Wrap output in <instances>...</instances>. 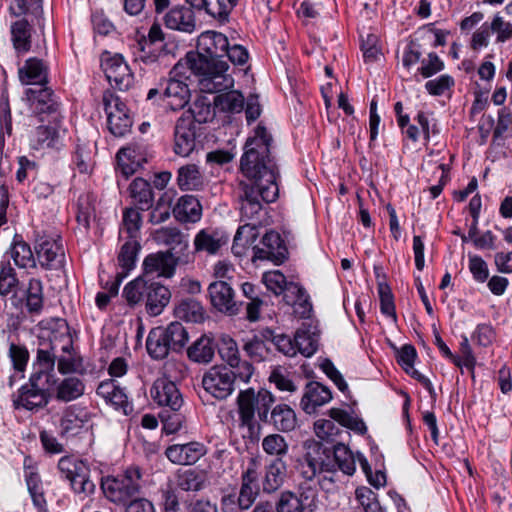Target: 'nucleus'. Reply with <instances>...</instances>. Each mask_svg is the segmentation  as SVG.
Masks as SVG:
<instances>
[{
  "label": "nucleus",
  "instance_id": "nucleus-1",
  "mask_svg": "<svg viewBox=\"0 0 512 512\" xmlns=\"http://www.w3.org/2000/svg\"><path fill=\"white\" fill-rule=\"evenodd\" d=\"M272 136L266 128L258 125L254 136L249 137L240 159V170L246 177L239 181L238 199L242 219L252 220L279 196L277 184L278 168L270 152Z\"/></svg>",
  "mask_w": 512,
  "mask_h": 512
},
{
  "label": "nucleus",
  "instance_id": "nucleus-2",
  "mask_svg": "<svg viewBox=\"0 0 512 512\" xmlns=\"http://www.w3.org/2000/svg\"><path fill=\"white\" fill-rule=\"evenodd\" d=\"M61 374L77 372L82 367L80 357L73 351V341L68 334L51 332L42 339L37 349L36 367L49 375L54 371L55 362Z\"/></svg>",
  "mask_w": 512,
  "mask_h": 512
},
{
  "label": "nucleus",
  "instance_id": "nucleus-3",
  "mask_svg": "<svg viewBox=\"0 0 512 512\" xmlns=\"http://www.w3.org/2000/svg\"><path fill=\"white\" fill-rule=\"evenodd\" d=\"M153 401L163 407L159 418L163 423V429L167 434L179 431L186 416L182 410L184 399L177 385L166 377L155 380L150 390Z\"/></svg>",
  "mask_w": 512,
  "mask_h": 512
},
{
  "label": "nucleus",
  "instance_id": "nucleus-4",
  "mask_svg": "<svg viewBox=\"0 0 512 512\" xmlns=\"http://www.w3.org/2000/svg\"><path fill=\"white\" fill-rule=\"evenodd\" d=\"M229 48L227 36L221 32L208 30L202 32L197 41V52H189L185 57L190 71H203L209 64L225 61L224 54Z\"/></svg>",
  "mask_w": 512,
  "mask_h": 512
},
{
  "label": "nucleus",
  "instance_id": "nucleus-5",
  "mask_svg": "<svg viewBox=\"0 0 512 512\" xmlns=\"http://www.w3.org/2000/svg\"><path fill=\"white\" fill-rule=\"evenodd\" d=\"M142 480L139 468L130 467L123 474L102 481L105 497L115 504H127L139 494Z\"/></svg>",
  "mask_w": 512,
  "mask_h": 512
},
{
  "label": "nucleus",
  "instance_id": "nucleus-6",
  "mask_svg": "<svg viewBox=\"0 0 512 512\" xmlns=\"http://www.w3.org/2000/svg\"><path fill=\"white\" fill-rule=\"evenodd\" d=\"M193 261L192 253L176 255L172 250H167L149 254L143 261L142 275L151 280L154 277L171 278L174 276L177 266L188 265Z\"/></svg>",
  "mask_w": 512,
  "mask_h": 512
},
{
  "label": "nucleus",
  "instance_id": "nucleus-7",
  "mask_svg": "<svg viewBox=\"0 0 512 512\" xmlns=\"http://www.w3.org/2000/svg\"><path fill=\"white\" fill-rule=\"evenodd\" d=\"M58 469L76 494L86 497L94 492L95 484L89 478V467L82 460L64 456L58 462Z\"/></svg>",
  "mask_w": 512,
  "mask_h": 512
},
{
  "label": "nucleus",
  "instance_id": "nucleus-8",
  "mask_svg": "<svg viewBox=\"0 0 512 512\" xmlns=\"http://www.w3.org/2000/svg\"><path fill=\"white\" fill-rule=\"evenodd\" d=\"M49 380V375L43 373L36 367V371L31 375L29 384L22 386L18 391V396L14 399L16 408H25L33 411L47 405L48 397L45 392V383Z\"/></svg>",
  "mask_w": 512,
  "mask_h": 512
},
{
  "label": "nucleus",
  "instance_id": "nucleus-9",
  "mask_svg": "<svg viewBox=\"0 0 512 512\" xmlns=\"http://www.w3.org/2000/svg\"><path fill=\"white\" fill-rule=\"evenodd\" d=\"M186 69H189L186 61L180 60L171 71L173 76L163 81L164 100L167 101V105L172 110L182 109L189 103L190 90L188 85L181 79L183 77L187 78L185 76Z\"/></svg>",
  "mask_w": 512,
  "mask_h": 512
},
{
  "label": "nucleus",
  "instance_id": "nucleus-10",
  "mask_svg": "<svg viewBox=\"0 0 512 512\" xmlns=\"http://www.w3.org/2000/svg\"><path fill=\"white\" fill-rule=\"evenodd\" d=\"M236 373L224 365L210 367L202 377L204 390L219 400L229 397L235 390Z\"/></svg>",
  "mask_w": 512,
  "mask_h": 512
},
{
  "label": "nucleus",
  "instance_id": "nucleus-11",
  "mask_svg": "<svg viewBox=\"0 0 512 512\" xmlns=\"http://www.w3.org/2000/svg\"><path fill=\"white\" fill-rule=\"evenodd\" d=\"M228 70L227 61H217L215 64H209V67L203 71L191 72L201 76L199 84L203 92L217 93L218 95L234 87V79Z\"/></svg>",
  "mask_w": 512,
  "mask_h": 512
},
{
  "label": "nucleus",
  "instance_id": "nucleus-12",
  "mask_svg": "<svg viewBox=\"0 0 512 512\" xmlns=\"http://www.w3.org/2000/svg\"><path fill=\"white\" fill-rule=\"evenodd\" d=\"M35 251L39 264L49 270L63 268L65 252L59 236H39L36 239Z\"/></svg>",
  "mask_w": 512,
  "mask_h": 512
},
{
  "label": "nucleus",
  "instance_id": "nucleus-13",
  "mask_svg": "<svg viewBox=\"0 0 512 512\" xmlns=\"http://www.w3.org/2000/svg\"><path fill=\"white\" fill-rule=\"evenodd\" d=\"M288 258V249L280 234L274 230L267 232L262 240L261 246L253 247V261L268 260L275 265L282 264Z\"/></svg>",
  "mask_w": 512,
  "mask_h": 512
},
{
  "label": "nucleus",
  "instance_id": "nucleus-14",
  "mask_svg": "<svg viewBox=\"0 0 512 512\" xmlns=\"http://www.w3.org/2000/svg\"><path fill=\"white\" fill-rule=\"evenodd\" d=\"M101 66L113 87L120 91H126L132 86L133 74L121 55H106L102 58Z\"/></svg>",
  "mask_w": 512,
  "mask_h": 512
},
{
  "label": "nucleus",
  "instance_id": "nucleus-15",
  "mask_svg": "<svg viewBox=\"0 0 512 512\" xmlns=\"http://www.w3.org/2000/svg\"><path fill=\"white\" fill-rule=\"evenodd\" d=\"M109 131L116 137H123L130 132L132 119L126 105L118 98L108 101L104 98Z\"/></svg>",
  "mask_w": 512,
  "mask_h": 512
},
{
  "label": "nucleus",
  "instance_id": "nucleus-16",
  "mask_svg": "<svg viewBox=\"0 0 512 512\" xmlns=\"http://www.w3.org/2000/svg\"><path fill=\"white\" fill-rule=\"evenodd\" d=\"M260 493L259 474L255 461L252 460L241 475V485L237 496V505L240 510L252 507Z\"/></svg>",
  "mask_w": 512,
  "mask_h": 512
},
{
  "label": "nucleus",
  "instance_id": "nucleus-17",
  "mask_svg": "<svg viewBox=\"0 0 512 512\" xmlns=\"http://www.w3.org/2000/svg\"><path fill=\"white\" fill-rule=\"evenodd\" d=\"M211 304L218 311L229 315H236L240 305L235 301L234 290L224 280L212 282L208 287Z\"/></svg>",
  "mask_w": 512,
  "mask_h": 512
},
{
  "label": "nucleus",
  "instance_id": "nucleus-18",
  "mask_svg": "<svg viewBox=\"0 0 512 512\" xmlns=\"http://www.w3.org/2000/svg\"><path fill=\"white\" fill-rule=\"evenodd\" d=\"M196 147V124L189 117H180L174 130V152L188 157Z\"/></svg>",
  "mask_w": 512,
  "mask_h": 512
},
{
  "label": "nucleus",
  "instance_id": "nucleus-19",
  "mask_svg": "<svg viewBox=\"0 0 512 512\" xmlns=\"http://www.w3.org/2000/svg\"><path fill=\"white\" fill-rule=\"evenodd\" d=\"M165 454L175 464L192 465L206 454V447L204 444L196 441L186 444H174L166 449Z\"/></svg>",
  "mask_w": 512,
  "mask_h": 512
},
{
  "label": "nucleus",
  "instance_id": "nucleus-20",
  "mask_svg": "<svg viewBox=\"0 0 512 512\" xmlns=\"http://www.w3.org/2000/svg\"><path fill=\"white\" fill-rule=\"evenodd\" d=\"M30 108L37 114H53L58 111L59 103L53 91L47 87L37 86L26 90Z\"/></svg>",
  "mask_w": 512,
  "mask_h": 512
},
{
  "label": "nucleus",
  "instance_id": "nucleus-21",
  "mask_svg": "<svg viewBox=\"0 0 512 512\" xmlns=\"http://www.w3.org/2000/svg\"><path fill=\"white\" fill-rule=\"evenodd\" d=\"M116 158L120 171L126 177L134 174L146 162L144 148L139 144H131L121 148Z\"/></svg>",
  "mask_w": 512,
  "mask_h": 512
},
{
  "label": "nucleus",
  "instance_id": "nucleus-22",
  "mask_svg": "<svg viewBox=\"0 0 512 512\" xmlns=\"http://www.w3.org/2000/svg\"><path fill=\"white\" fill-rule=\"evenodd\" d=\"M332 399L330 389L319 382L312 381L305 386L300 402L301 408L307 414H313L316 410Z\"/></svg>",
  "mask_w": 512,
  "mask_h": 512
},
{
  "label": "nucleus",
  "instance_id": "nucleus-23",
  "mask_svg": "<svg viewBox=\"0 0 512 512\" xmlns=\"http://www.w3.org/2000/svg\"><path fill=\"white\" fill-rule=\"evenodd\" d=\"M170 298L171 292L166 286L151 279L148 281L145 292V300L146 310L150 315H159L168 305Z\"/></svg>",
  "mask_w": 512,
  "mask_h": 512
},
{
  "label": "nucleus",
  "instance_id": "nucleus-24",
  "mask_svg": "<svg viewBox=\"0 0 512 512\" xmlns=\"http://www.w3.org/2000/svg\"><path fill=\"white\" fill-rule=\"evenodd\" d=\"M272 335V329L263 328L254 334L251 338L247 339L243 344V351L254 362L265 361L269 354L270 348L267 342Z\"/></svg>",
  "mask_w": 512,
  "mask_h": 512
},
{
  "label": "nucleus",
  "instance_id": "nucleus-25",
  "mask_svg": "<svg viewBox=\"0 0 512 512\" xmlns=\"http://www.w3.org/2000/svg\"><path fill=\"white\" fill-rule=\"evenodd\" d=\"M97 394L125 415L132 410L124 389L120 388L114 380L101 382L97 388Z\"/></svg>",
  "mask_w": 512,
  "mask_h": 512
},
{
  "label": "nucleus",
  "instance_id": "nucleus-26",
  "mask_svg": "<svg viewBox=\"0 0 512 512\" xmlns=\"http://www.w3.org/2000/svg\"><path fill=\"white\" fill-rule=\"evenodd\" d=\"M163 20L167 28L185 33H192L196 27L193 12L184 6L172 8Z\"/></svg>",
  "mask_w": 512,
  "mask_h": 512
},
{
  "label": "nucleus",
  "instance_id": "nucleus-27",
  "mask_svg": "<svg viewBox=\"0 0 512 512\" xmlns=\"http://www.w3.org/2000/svg\"><path fill=\"white\" fill-rule=\"evenodd\" d=\"M308 492L309 490L282 491L275 505L276 512H307V507L310 505Z\"/></svg>",
  "mask_w": 512,
  "mask_h": 512
},
{
  "label": "nucleus",
  "instance_id": "nucleus-28",
  "mask_svg": "<svg viewBox=\"0 0 512 512\" xmlns=\"http://www.w3.org/2000/svg\"><path fill=\"white\" fill-rule=\"evenodd\" d=\"M284 301L287 305L293 307V313L297 317L306 319L311 316L313 308L310 297L299 283L288 288V294Z\"/></svg>",
  "mask_w": 512,
  "mask_h": 512
},
{
  "label": "nucleus",
  "instance_id": "nucleus-29",
  "mask_svg": "<svg viewBox=\"0 0 512 512\" xmlns=\"http://www.w3.org/2000/svg\"><path fill=\"white\" fill-rule=\"evenodd\" d=\"M286 471L287 464L284 460L273 459L265 467V475L262 480L263 492L267 494L276 492L284 483Z\"/></svg>",
  "mask_w": 512,
  "mask_h": 512
},
{
  "label": "nucleus",
  "instance_id": "nucleus-30",
  "mask_svg": "<svg viewBox=\"0 0 512 512\" xmlns=\"http://www.w3.org/2000/svg\"><path fill=\"white\" fill-rule=\"evenodd\" d=\"M154 238L157 242L170 246L169 250H172L176 255L190 253L187 236L177 228L158 229L155 231Z\"/></svg>",
  "mask_w": 512,
  "mask_h": 512
},
{
  "label": "nucleus",
  "instance_id": "nucleus-31",
  "mask_svg": "<svg viewBox=\"0 0 512 512\" xmlns=\"http://www.w3.org/2000/svg\"><path fill=\"white\" fill-rule=\"evenodd\" d=\"M19 283L16 271L10 261L2 260L0 262V296L7 297L11 294L12 303L15 307H18L21 303V299H17L16 297Z\"/></svg>",
  "mask_w": 512,
  "mask_h": 512
},
{
  "label": "nucleus",
  "instance_id": "nucleus-32",
  "mask_svg": "<svg viewBox=\"0 0 512 512\" xmlns=\"http://www.w3.org/2000/svg\"><path fill=\"white\" fill-rule=\"evenodd\" d=\"M19 79L23 84H33L35 87L43 86L47 82V67L42 60L29 58L25 65L19 69Z\"/></svg>",
  "mask_w": 512,
  "mask_h": 512
},
{
  "label": "nucleus",
  "instance_id": "nucleus-33",
  "mask_svg": "<svg viewBox=\"0 0 512 512\" xmlns=\"http://www.w3.org/2000/svg\"><path fill=\"white\" fill-rule=\"evenodd\" d=\"M11 41L18 54H24L31 48L32 26L24 18L13 22L10 26Z\"/></svg>",
  "mask_w": 512,
  "mask_h": 512
},
{
  "label": "nucleus",
  "instance_id": "nucleus-34",
  "mask_svg": "<svg viewBox=\"0 0 512 512\" xmlns=\"http://www.w3.org/2000/svg\"><path fill=\"white\" fill-rule=\"evenodd\" d=\"M281 432H290L297 426V417L292 408L286 404L276 405L270 413L268 422Z\"/></svg>",
  "mask_w": 512,
  "mask_h": 512
},
{
  "label": "nucleus",
  "instance_id": "nucleus-35",
  "mask_svg": "<svg viewBox=\"0 0 512 512\" xmlns=\"http://www.w3.org/2000/svg\"><path fill=\"white\" fill-rule=\"evenodd\" d=\"M245 99L238 90H227L214 97L213 105L222 113H240L244 108Z\"/></svg>",
  "mask_w": 512,
  "mask_h": 512
},
{
  "label": "nucleus",
  "instance_id": "nucleus-36",
  "mask_svg": "<svg viewBox=\"0 0 512 512\" xmlns=\"http://www.w3.org/2000/svg\"><path fill=\"white\" fill-rule=\"evenodd\" d=\"M177 184L182 191L199 190L204 185V177L196 164H186L178 169Z\"/></svg>",
  "mask_w": 512,
  "mask_h": 512
},
{
  "label": "nucleus",
  "instance_id": "nucleus-37",
  "mask_svg": "<svg viewBox=\"0 0 512 512\" xmlns=\"http://www.w3.org/2000/svg\"><path fill=\"white\" fill-rule=\"evenodd\" d=\"M201 205L192 195L182 196L173 209L177 219L183 222H196L201 217Z\"/></svg>",
  "mask_w": 512,
  "mask_h": 512
},
{
  "label": "nucleus",
  "instance_id": "nucleus-38",
  "mask_svg": "<svg viewBox=\"0 0 512 512\" xmlns=\"http://www.w3.org/2000/svg\"><path fill=\"white\" fill-rule=\"evenodd\" d=\"M141 246L138 239H129L122 245L119 255L118 264L121 268L120 280L126 278L129 272L135 267L138 252Z\"/></svg>",
  "mask_w": 512,
  "mask_h": 512
},
{
  "label": "nucleus",
  "instance_id": "nucleus-39",
  "mask_svg": "<svg viewBox=\"0 0 512 512\" xmlns=\"http://www.w3.org/2000/svg\"><path fill=\"white\" fill-rule=\"evenodd\" d=\"M215 354V345L213 339L203 335L198 338L188 349L189 359L195 363H209Z\"/></svg>",
  "mask_w": 512,
  "mask_h": 512
},
{
  "label": "nucleus",
  "instance_id": "nucleus-40",
  "mask_svg": "<svg viewBox=\"0 0 512 512\" xmlns=\"http://www.w3.org/2000/svg\"><path fill=\"white\" fill-rule=\"evenodd\" d=\"M146 349L148 354L155 360H161L168 356L172 351L168 342L166 341L162 326L153 328L146 340Z\"/></svg>",
  "mask_w": 512,
  "mask_h": 512
},
{
  "label": "nucleus",
  "instance_id": "nucleus-41",
  "mask_svg": "<svg viewBox=\"0 0 512 512\" xmlns=\"http://www.w3.org/2000/svg\"><path fill=\"white\" fill-rule=\"evenodd\" d=\"M84 425V419L81 411L75 406L66 408L60 420V435L62 437H69L77 435Z\"/></svg>",
  "mask_w": 512,
  "mask_h": 512
},
{
  "label": "nucleus",
  "instance_id": "nucleus-42",
  "mask_svg": "<svg viewBox=\"0 0 512 512\" xmlns=\"http://www.w3.org/2000/svg\"><path fill=\"white\" fill-rule=\"evenodd\" d=\"M84 390L85 385L78 377H66L56 387V399L70 402L82 396Z\"/></svg>",
  "mask_w": 512,
  "mask_h": 512
},
{
  "label": "nucleus",
  "instance_id": "nucleus-43",
  "mask_svg": "<svg viewBox=\"0 0 512 512\" xmlns=\"http://www.w3.org/2000/svg\"><path fill=\"white\" fill-rule=\"evenodd\" d=\"M65 133V129L57 126H39L36 129V141L42 148L60 149Z\"/></svg>",
  "mask_w": 512,
  "mask_h": 512
},
{
  "label": "nucleus",
  "instance_id": "nucleus-44",
  "mask_svg": "<svg viewBox=\"0 0 512 512\" xmlns=\"http://www.w3.org/2000/svg\"><path fill=\"white\" fill-rule=\"evenodd\" d=\"M215 106L204 97L196 99L188 111L182 114L181 117H189L193 123H207L212 121L215 117Z\"/></svg>",
  "mask_w": 512,
  "mask_h": 512
},
{
  "label": "nucleus",
  "instance_id": "nucleus-45",
  "mask_svg": "<svg viewBox=\"0 0 512 512\" xmlns=\"http://www.w3.org/2000/svg\"><path fill=\"white\" fill-rule=\"evenodd\" d=\"M130 195L138 204L140 210H148L152 206L153 192L149 182L136 178L130 184Z\"/></svg>",
  "mask_w": 512,
  "mask_h": 512
},
{
  "label": "nucleus",
  "instance_id": "nucleus-46",
  "mask_svg": "<svg viewBox=\"0 0 512 512\" xmlns=\"http://www.w3.org/2000/svg\"><path fill=\"white\" fill-rule=\"evenodd\" d=\"M10 257L13 259L16 266L19 268H34L36 267V260L30 246L21 239L14 238Z\"/></svg>",
  "mask_w": 512,
  "mask_h": 512
},
{
  "label": "nucleus",
  "instance_id": "nucleus-47",
  "mask_svg": "<svg viewBox=\"0 0 512 512\" xmlns=\"http://www.w3.org/2000/svg\"><path fill=\"white\" fill-rule=\"evenodd\" d=\"M162 331L172 352H180L188 342V332L180 322H172L162 327Z\"/></svg>",
  "mask_w": 512,
  "mask_h": 512
},
{
  "label": "nucleus",
  "instance_id": "nucleus-48",
  "mask_svg": "<svg viewBox=\"0 0 512 512\" xmlns=\"http://www.w3.org/2000/svg\"><path fill=\"white\" fill-rule=\"evenodd\" d=\"M237 403L242 424L251 427L255 415L256 405V394L254 393V390L247 389L240 391L237 398Z\"/></svg>",
  "mask_w": 512,
  "mask_h": 512
},
{
  "label": "nucleus",
  "instance_id": "nucleus-49",
  "mask_svg": "<svg viewBox=\"0 0 512 512\" xmlns=\"http://www.w3.org/2000/svg\"><path fill=\"white\" fill-rule=\"evenodd\" d=\"M175 315L182 320L198 323L204 319V309L195 299H184L175 308Z\"/></svg>",
  "mask_w": 512,
  "mask_h": 512
},
{
  "label": "nucleus",
  "instance_id": "nucleus-50",
  "mask_svg": "<svg viewBox=\"0 0 512 512\" xmlns=\"http://www.w3.org/2000/svg\"><path fill=\"white\" fill-rule=\"evenodd\" d=\"M325 457V450L322 445L314 443L308 447L302 462L317 474L332 471L330 464L325 462Z\"/></svg>",
  "mask_w": 512,
  "mask_h": 512
},
{
  "label": "nucleus",
  "instance_id": "nucleus-51",
  "mask_svg": "<svg viewBox=\"0 0 512 512\" xmlns=\"http://www.w3.org/2000/svg\"><path fill=\"white\" fill-rule=\"evenodd\" d=\"M262 279L267 289L277 296L283 295V300L288 294V288H290L291 285L298 284L293 281H288L285 275L279 270L265 272Z\"/></svg>",
  "mask_w": 512,
  "mask_h": 512
},
{
  "label": "nucleus",
  "instance_id": "nucleus-52",
  "mask_svg": "<svg viewBox=\"0 0 512 512\" xmlns=\"http://www.w3.org/2000/svg\"><path fill=\"white\" fill-rule=\"evenodd\" d=\"M296 353L305 357L312 356L318 348V336L306 327L297 329L295 336Z\"/></svg>",
  "mask_w": 512,
  "mask_h": 512
},
{
  "label": "nucleus",
  "instance_id": "nucleus-53",
  "mask_svg": "<svg viewBox=\"0 0 512 512\" xmlns=\"http://www.w3.org/2000/svg\"><path fill=\"white\" fill-rule=\"evenodd\" d=\"M334 460L339 470L346 475H353L356 470V455L343 443L334 445Z\"/></svg>",
  "mask_w": 512,
  "mask_h": 512
},
{
  "label": "nucleus",
  "instance_id": "nucleus-54",
  "mask_svg": "<svg viewBox=\"0 0 512 512\" xmlns=\"http://www.w3.org/2000/svg\"><path fill=\"white\" fill-rule=\"evenodd\" d=\"M358 507L354 512H382L376 493L367 486L355 490Z\"/></svg>",
  "mask_w": 512,
  "mask_h": 512
},
{
  "label": "nucleus",
  "instance_id": "nucleus-55",
  "mask_svg": "<svg viewBox=\"0 0 512 512\" xmlns=\"http://www.w3.org/2000/svg\"><path fill=\"white\" fill-rule=\"evenodd\" d=\"M256 224L247 223L240 226L233 239L232 250L235 254H242L245 247L252 245L257 239Z\"/></svg>",
  "mask_w": 512,
  "mask_h": 512
},
{
  "label": "nucleus",
  "instance_id": "nucleus-56",
  "mask_svg": "<svg viewBox=\"0 0 512 512\" xmlns=\"http://www.w3.org/2000/svg\"><path fill=\"white\" fill-rule=\"evenodd\" d=\"M262 449L266 454L274 456L275 459L283 460L288 454L289 445L282 435L273 433L263 438Z\"/></svg>",
  "mask_w": 512,
  "mask_h": 512
},
{
  "label": "nucleus",
  "instance_id": "nucleus-57",
  "mask_svg": "<svg viewBox=\"0 0 512 512\" xmlns=\"http://www.w3.org/2000/svg\"><path fill=\"white\" fill-rule=\"evenodd\" d=\"M330 417L338 422L341 426L348 428L359 434H365L367 427L362 419L355 417L347 411L340 408H332L329 410Z\"/></svg>",
  "mask_w": 512,
  "mask_h": 512
},
{
  "label": "nucleus",
  "instance_id": "nucleus-58",
  "mask_svg": "<svg viewBox=\"0 0 512 512\" xmlns=\"http://www.w3.org/2000/svg\"><path fill=\"white\" fill-rule=\"evenodd\" d=\"M176 485L182 491L197 492L204 488V476L193 469H188L178 473Z\"/></svg>",
  "mask_w": 512,
  "mask_h": 512
},
{
  "label": "nucleus",
  "instance_id": "nucleus-59",
  "mask_svg": "<svg viewBox=\"0 0 512 512\" xmlns=\"http://www.w3.org/2000/svg\"><path fill=\"white\" fill-rule=\"evenodd\" d=\"M148 281H150V279H146L141 275L124 287L123 297L129 305L134 306L145 298Z\"/></svg>",
  "mask_w": 512,
  "mask_h": 512
},
{
  "label": "nucleus",
  "instance_id": "nucleus-60",
  "mask_svg": "<svg viewBox=\"0 0 512 512\" xmlns=\"http://www.w3.org/2000/svg\"><path fill=\"white\" fill-rule=\"evenodd\" d=\"M26 306L30 313H39L43 307V286L38 279H31L27 288Z\"/></svg>",
  "mask_w": 512,
  "mask_h": 512
},
{
  "label": "nucleus",
  "instance_id": "nucleus-61",
  "mask_svg": "<svg viewBox=\"0 0 512 512\" xmlns=\"http://www.w3.org/2000/svg\"><path fill=\"white\" fill-rule=\"evenodd\" d=\"M238 0H206L204 10L211 17L220 21L227 20Z\"/></svg>",
  "mask_w": 512,
  "mask_h": 512
},
{
  "label": "nucleus",
  "instance_id": "nucleus-62",
  "mask_svg": "<svg viewBox=\"0 0 512 512\" xmlns=\"http://www.w3.org/2000/svg\"><path fill=\"white\" fill-rule=\"evenodd\" d=\"M9 10L17 17L22 15L40 17L43 14L42 0H13Z\"/></svg>",
  "mask_w": 512,
  "mask_h": 512
},
{
  "label": "nucleus",
  "instance_id": "nucleus-63",
  "mask_svg": "<svg viewBox=\"0 0 512 512\" xmlns=\"http://www.w3.org/2000/svg\"><path fill=\"white\" fill-rule=\"evenodd\" d=\"M220 247V239L216 238L207 230L199 231L194 238V248L196 252L216 254Z\"/></svg>",
  "mask_w": 512,
  "mask_h": 512
},
{
  "label": "nucleus",
  "instance_id": "nucleus-64",
  "mask_svg": "<svg viewBox=\"0 0 512 512\" xmlns=\"http://www.w3.org/2000/svg\"><path fill=\"white\" fill-rule=\"evenodd\" d=\"M218 352L222 360H224L229 367H235V365L239 364L240 355L238 345L236 341L229 336L222 337Z\"/></svg>",
  "mask_w": 512,
  "mask_h": 512
}]
</instances>
